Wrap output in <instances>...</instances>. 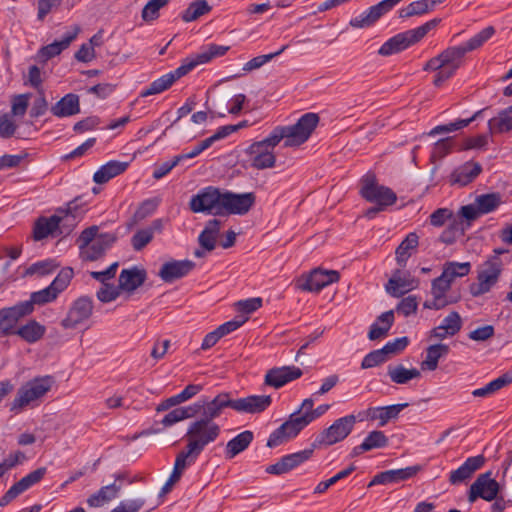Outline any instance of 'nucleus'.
Listing matches in <instances>:
<instances>
[{
	"mask_svg": "<svg viewBox=\"0 0 512 512\" xmlns=\"http://www.w3.org/2000/svg\"><path fill=\"white\" fill-rule=\"evenodd\" d=\"M494 34L493 27H487L472 37L464 46H453L442 51L438 56L431 58L424 66L426 71H436L433 84L441 86L461 66L467 52L473 51L483 45Z\"/></svg>",
	"mask_w": 512,
	"mask_h": 512,
	"instance_id": "f257e3e1",
	"label": "nucleus"
},
{
	"mask_svg": "<svg viewBox=\"0 0 512 512\" xmlns=\"http://www.w3.org/2000/svg\"><path fill=\"white\" fill-rule=\"evenodd\" d=\"M440 21V19L434 18L415 29L393 36L380 47L378 53L381 56H390L407 49L424 38L429 31L434 29L440 23Z\"/></svg>",
	"mask_w": 512,
	"mask_h": 512,
	"instance_id": "f03ea898",
	"label": "nucleus"
},
{
	"mask_svg": "<svg viewBox=\"0 0 512 512\" xmlns=\"http://www.w3.org/2000/svg\"><path fill=\"white\" fill-rule=\"evenodd\" d=\"M52 378L49 376L34 378L23 384L17 391L11 403L10 410L20 412L35 401L41 399L50 391Z\"/></svg>",
	"mask_w": 512,
	"mask_h": 512,
	"instance_id": "7ed1b4c3",
	"label": "nucleus"
},
{
	"mask_svg": "<svg viewBox=\"0 0 512 512\" xmlns=\"http://www.w3.org/2000/svg\"><path fill=\"white\" fill-rule=\"evenodd\" d=\"M220 432L221 429L217 423L197 419L190 424L187 430V445L201 454L208 444L219 437Z\"/></svg>",
	"mask_w": 512,
	"mask_h": 512,
	"instance_id": "20e7f679",
	"label": "nucleus"
},
{
	"mask_svg": "<svg viewBox=\"0 0 512 512\" xmlns=\"http://www.w3.org/2000/svg\"><path fill=\"white\" fill-rule=\"evenodd\" d=\"M223 201L224 191H221L219 188L209 186L191 197L189 208L194 213H207L214 216H223Z\"/></svg>",
	"mask_w": 512,
	"mask_h": 512,
	"instance_id": "39448f33",
	"label": "nucleus"
},
{
	"mask_svg": "<svg viewBox=\"0 0 512 512\" xmlns=\"http://www.w3.org/2000/svg\"><path fill=\"white\" fill-rule=\"evenodd\" d=\"M359 194L367 202L386 207L397 201L396 194L390 188L380 185L374 173H367L361 178Z\"/></svg>",
	"mask_w": 512,
	"mask_h": 512,
	"instance_id": "423d86ee",
	"label": "nucleus"
},
{
	"mask_svg": "<svg viewBox=\"0 0 512 512\" xmlns=\"http://www.w3.org/2000/svg\"><path fill=\"white\" fill-rule=\"evenodd\" d=\"M319 123V116L316 113L304 114L296 124L284 126L288 140L284 142L285 147H296L306 142Z\"/></svg>",
	"mask_w": 512,
	"mask_h": 512,
	"instance_id": "0eeeda50",
	"label": "nucleus"
},
{
	"mask_svg": "<svg viewBox=\"0 0 512 512\" xmlns=\"http://www.w3.org/2000/svg\"><path fill=\"white\" fill-rule=\"evenodd\" d=\"M355 423L356 417L354 415H347L335 420L331 426L324 429L317 437L313 447L317 445L330 446L344 440L353 430Z\"/></svg>",
	"mask_w": 512,
	"mask_h": 512,
	"instance_id": "6e6552de",
	"label": "nucleus"
},
{
	"mask_svg": "<svg viewBox=\"0 0 512 512\" xmlns=\"http://www.w3.org/2000/svg\"><path fill=\"white\" fill-rule=\"evenodd\" d=\"M502 262L498 256L486 261L479 271L478 281L470 285V293L473 296H480L488 292L496 284L501 273Z\"/></svg>",
	"mask_w": 512,
	"mask_h": 512,
	"instance_id": "1a4fd4ad",
	"label": "nucleus"
},
{
	"mask_svg": "<svg viewBox=\"0 0 512 512\" xmlns=\"http://www.w3.org/2000/svg\"><path fill=\"white\" fill-rule=\"evenodd\" d=\"M226 407L232 408V399L228 393H220L212 400H199L191 405L193 417L200 415L199 419L205 421H213Z\"/></svg>",
	"mask_w": 512,
	"mask_h": 512,
	"instance_id": "9d476101",
	"label": "nucleus"
},
{
	"mask_svg": "<svg viewBox=\"0 0 512 512\" xmlns=\"http://www.w3.org/2000/svg\"><path fill=\"white\" fill-rule=\"evenodd\" d=\"M499 491L500 484L492 478V473L490 471L482 473L471 484L468 492V501L473 503L478 498L493 501L498 496Z\"/></svg>",
	"mask_w": 512,
	"mask_h": 512,
	"instance_id": "9b49d317",
	"label": "nucleus"
},
{
	"mask_svg": "<svg viewBox=\"0 0 512 512\" xmlns=\"http://www.w3.org/2000/svg\"><path fill=\"white\" fill-rule=\"evenodd\" d=\"M340 274L336 270L314 269L308 276L300 278L296 286L302 291L319 292L329 284L336 283Z\"/></svg>",
	"mask_w": 512,
	"mask_h": 512,
	"instance_id": "f8f14e48",
	"label": "nucleus"
},
{
	"mask_svg": "<svg viewBox=\"0 0 512 512\" xmlns=\"http://www.w3.org/2000/svg\"><path fill=\"white\" fill-rule=\"evenodd\" d=\"M255 201L256 196L253 192L237 194L224 191L223 216L245 215L254 206Z\"/></svg>",
	"mask_w": 512,
	"mask_h": 512,
	"instance_id": "ddd939ff",
	"label": "nucleus"
},
{
	"mask_svg": "<svg viewBox=\"0 0 512 512\" xmlns=\"http://www.w3.org/2000/svg\"><path fill=\"white\" fill-rule=\"evenodd\" d=\"M451 287L435 278L431 283V299H427L423 306L426 309L441 310L448 305L457 303L461 295L449 294Z\"/></svg>",
	"mask_w": 512,
	"mask_h": 512,
	"instance_id": "4468645a",
	"label": "nucleus"
},
{
	"mask_svg": "<svg viewBox=\"0 0 512 512\" xmlns=\"http://www.w3.org/2000/svg\"><path fill=\"white\" fill-rule=\"evenodd\" d=\"M221 226L222 221L217 218L207 221L203 231L198 236L199 247L193 253L196 258H205L215 250Z\"/></svg>",
	"mask_w": 512,
	"mask_h": 512,
	"instance_id": "2eb2a0df",
	"label": "nucleus"
},
{
	"mask_svg": "<svg viewBox=\"0 0 512 512\" xmlns=\"http://www.w3.org/2000/svg\"><path fill=\"white\" fill-rule=\"evenodd\" d=\"M47 473L46 467H40L30 472L28 475L14 483L6 493L0 498V506L8 505L12 500L17 498L21 493L25 492L31 486L39 483Z\"/></svg>",
	"mask_w": 512,
	"mask_h": 512,
	"instance_id": "dca6fc26",
	"label": "nucleus"
},
{
	"mask_svg": "<svg viewBox=\"0 0 512 512\" xmlns=\"http://www.w3.org/2000/svg\"><path fill=\"white\" fill-rule=\"evenodd\" d=\"M401 1L402 0H383L370 7L359 16L351 19L349 24L358 29L370 27Z\"/></svg>",
	"mask_w": 512,
	"mask_h": 512,
	"instance_id": "f3484780",
	"label": "nucleus"
},
{
	"mask_svg": "<svg viewBox=\"0 0 512 512\" xmlns=\"http://www.w3.org/2000/svg\"><path fill=\"white\" fill-rule=\"evenodd\" d=\"M92 311L93 303L91 299L80 297L74 301L67 316L62 320L61 325L65 329H75L92 315Z\"/></svg>",
	"mask_w": 512,
	"mask_h": 512,
	"instance_id": "a211bd4d",
	"label": "nucleus"
},
{
	"mask_svg": "<svg viewBox=\"0 0 512 512\" xmlns=\"http://www.w3.org/2000/svg\"><path fill=\"white\" fill-rule=\"evenodd\" d=\"M30 313V303H19L13 307L0 310V334H16L17 322Z\"/></svg>",
	"mask_w": 512,
	"mask_h": 512,
	"instance_id": "6ab92c4d",
	"label": "nucleus"
},
{
	"mask_svg": "<svg viewBox=\"0 0 512 512\" xmlns=\"http://www.w3.org/2000/svg\"><path fill=\"white\" fill-rule=\"evenodd\" d=\"M246 155L250 166L256 170L273 168L276 164L274 152L259 141L252 143L246 149Z\"/></svg>",
	"mask_w": 512,
	"mask_h": 512,
	"instance_id": "aec40b11",
	"label": "nucleus"
},
{
	"mask_svg": "<svg viewBox=\"0 0 512 512\" xmlns=\"http://www.w3.org/2000/svg\"><path fill=\"white\" fill-rule=\"evenodd\" d=\"M303 372L296 366L274 367L266 372L264 383L267 386L279 389L287 383L302 376Z\"/></svg>",
	"mask_w": 512,
	"mask_h": 512,
	"instance_id": "412c9836",
	"label": "nucleus"
},
{
	"mask_svg": "<svg viewBox=\"0 0 512 512\" xmlns=\"http://www.w3.org/2000/svg\"><path fill=\"white\" fill-rule=\"evenodd\" d=\"M194 268L195 263L191 260H170L161 266L158 276L165 283H171L188 275Z\"/></svg>",
	"mask_w": 512,
	"mask_h": 512,
	"instance_id": "4be33fe9",
	"label": "nucleus"
},
{
	"mask_svg": "<svg viewBox=\"0 0 512 512\" xmlns=\"http://www.w3.org/2000/svg\"><path fill=\"white\" fill-rule=\"evenodd\" d=\"M272 402L269 395H251L245 398L232 399V409L243 413H260L266 410Z\"/></svg>",
	"mask_w": 512,
	"mask_h": 512,
	"instance_id": "5701e85b",
	"label": "nucleus"
},
{
	"mask_svg": "<svg viewBox=\"0 0 512 512\" xmlns=\"http://www.w3.org/2000/svg\"><path fill=\"white\" fill-rule=\"evenodd\" d=\"M417 285L418 281L416 279L398 269L388 280L385 289L391 296L398 298L416 288Z\"/></svg>",
	"mask_w": 512,
	"mask_h": 512,
	"instance_id": "b1692460",
	"label": "nucleus"
},
{
	"mask_svg": "<svg viewBox=\"0 0 512 512\" xmlns=\"http://www.w3.org/2000/svg\"><path fill=\"white\" fill-rule=\"evenodd\" d=\"M484 463L485 458L482 455L469 457L459 468L450 472V484L457 485L469 480Z\"/></svg>",
	"mask_w": 512,
	"mask_h": 512,
	"instance_id": "393cba45",
	"label": "nucleus"
},
{
	"mask_svg": "<svg viewBox=\"0 0 512 512\" xmlns=\"http://www.w3.org/2000/svg\"><path fill=\"white\" fill-rule=\"evenodd\" d=\"M313 454V448L306 449L297 453L286 455L279 462L267 467L266 471L270 474H284L308 460Z\"/></svg>",
	"mask_w": 512,
	"mask_h": 512,
	"instance_id": "a878e982",
	"label": "nucleus"
},
{
	"mask_svg": "<svg viewBox=\"0 0 512 512\" xmlns=\"http://www.w3.org/2000/svg\"><path fill=\"white\" fill-rule=\"evenodd\" d=\"M146 276V271L144 269H139L137 267L123 269L118 278V285L122 292L131 294L144 284Z\"/></svg>",
	"mask_w": 512,
	"mask_h": 512,
	"instance_id": "bb28decb",
	"label": "nucleus"
},
{
	"mask_svg": "<svg viewBox=\"0 0 512 512\" xmlns=\"http://www.w3.org/2000/svg\"><path fill=\"white\" fill-rule=\"evenodd\" d=\"M80 32V27L75 25L71 31L67 32L66 35L60 41H54L53 43L46 45L38 52V57L46 62L47 60L59 55L63 50L67 49L71 42L77 37Z\"/></svg>",
	"mask_w": 512,
	"mask_h": 512,
	"instance_id": "cd10ccee",
	"label": "nucleus"
},
{
	"mask_svg": "<svg viewBox=\"0 0 512 512\" xmlns=\"http://www.w3.org/2000/svg\"><path fill=\"white\" fill-rule=\"evenodd\" d=\"M113 234H100L94 241L81 251L84 260L95 261L102 257L105 251L115 242Z\"/></svg>",
	"mask_w": 512,
	"mask_h": 512,
	"instance_id": "c85d7f7f",
	"label": "nucleus"
},
{
	"mask_svg": "<svg viewBox=\"0 0 512 512\" xmlns=\"http://www.w3.org/2000/svg\"><path fill=\"white\" fill-rule=\"evenodd\" d=\"M80 112L79 96L73 93L66 94L51 107V113L56 117H69Z\"/></svg>",
	"mask_w": 512,
	"mask_h": 512,
	"instance_id": "c756f323",
	"label": "nucleus"
},
{
	"mask_svg": "<svg viewBox=\"0 0 512 512\" xmlns=\"http://www.w3.org/2000/svg\"><path fill=\"white\" fill-rule=\"evenodd\" d=\"M482 171L479 163L468 161L456 168L451 174V183L465 186L472 182Z\"/></svg>",
	"mask_w": 512,
	"mask_h": 512,
	"instance_id": "7c9ffc66",
	"label": "nucleus"
},
{
	"mask_svg": "<svg viewBox=\"0 0 512 512\" xmlns=\"http://www.w3.org/2000/svg\"><path fill=\"white\" fill-rule=\"evenodd\" d=\"M470 269L471 264L469 262H446L443 266L442 274L437 278L451 287L456 278L466 276Z\"/></svg>",
	"mask_w": 512,
	"mask_h": 512,
	"instance_id": "2f4dec72",
	"label": "nucleus"
},
{
	"mask_svg": "<svg viewBox=\"0 0 512 512\" xmlns=\"http://www.w3.org/2000/svg\"><path fill=\"white\" fill-rule=\"evenodd\" d=\"M128 166V162L110 161L95 172L93 180L97 184H104L110 179L122 174Z\"/></svg>",
	"mask_w": 512,
	"mask_h": 512,
	"instance_id": "473e14b6",
	"label": "nucleus"
},
{
	"mask_svg": "<svg viewBox=\"0 0 512 512\" xmlns=\"http://www.w3.org/2000/svg\"><path fill=\"white\" fill-rule=\"evenodd\" d=\"M121 490V486L116 483L101 487L96 493L87 499L90 507L103 506L115 499Z\"/></svg>",
	"mask_w": 512,
	"mask_h": 512,
	"instance_id": "72a5a7b5",
	"label": "nucleus"
},
{
	"mask_svg": "<svg viewBox=\"0 0 512 512\" xmlns=\"http://www.w3.org/2000/svg\"><path fill=\"white\" fill-rule=\"evenodd\" d=\"M419 237L416 233H409L396 249V261L404 267L409 257L416 251Z\"/></svg>",
	"mask_w": 512,
	"mask_h": 512,
	"instance_id": "f704fd0d",
	"label": "nucleus"
},
{
	"mask_svg": "<svg viewBox=\"0 0 512 512\" xmlns=\"http://www.w3.org/2000/svg\"><path fill=\"white\" fill-rule=\"evenodd\" d=\"M394 322V312L393 310L386 311L382 313L377 321L373 323L370 327V331L368 333V338L372 341L377 340L381 337L387 335L391 326Z\"/></svg>",
	"mask_w": 512,
	"mask_h": 512,
	"instance_id": "c9c22d12",
	"label": "nucleus"
},
{
	"mask_svg": "<svg viewBox=\"0 0 512 512\" xmlns=\"http://www.w3.org/2000/svg\"><path fill=\"white\" fill-rule=\"evenodd\" d=\"M387 374L395 384H406L412 379L421 377V373L418 369H408L402 364L388 366Z\"/></svg>",
	"mask_w": 512,
	"mask_h": 512,
	"instance_id": "e433bc0d",
	"label": "nucleus"
},
{
	"mask_svg": "<svg viewBox=\"0 0 512 512\" xmlns=\"http://www.w3.org/2000/svg\"><path fill=\"white\" fill-rule=\"evenodd\" d=\"M253 433L246 430L231 439L226 445V457L234 458L236 455L244 451L252 442Z\"/></svg>",
	"mask_w": 512,
	"mask_h": 512,
	"instance_id": "4c0bfd02",
	"label": "nucleus"
},
{
	"mask_svg": "<svg viewBox=\"0 0 512 512\" xmlns=\"http://www.w3.org/2000/svg\"><path fill=\"white\" fill-rule=\"evenodd\" d=\"M449 352L445 344L431 345L426 350V358L421 363L422 370L434 371L438 367V360Z\"/></svg>",
	"mask_w": 512,
	"mask_h": 512,
	"instance_id": "58836bf2",
	"label": "nucleus"
},
{
	"mask_svg": "<svg viewBox=\"0 0 512 512\" xmlns=\"http://www.w3.org/2000/svg\"><path fill=\"white\" fill-rule=\"evenodd\" d=\"M59 219L52 215L50 218H39L33 229V238L36 241L42 240L49 235H54L57 232V223Z\"/></svg>",
	"mask_w": 512,
	"mask_h": 512,
	"instance_id": "ea45409f",
	"label": "nucleus"
},
{
	"mask_svg": "<svg viewBox=\"0 0 512 512\" xmlns=\"http://www.w3.org/2000/svg\"><path fill=\"white\" fill-rule=\"evenodd\" d=\"M491 133H504L512 129V105L501 111L496 117L489 120Z\"/></svg>",
	"mask_w": 512,
	"mask_h": 512,
	"instance_id": "a19ab883",
	"label": "nucleus"
},
{
	"mask_svg": "<svg viewBox=\"0 0 512 512\" xmlns=\"http://www.w3.org/2000/svg\"><path fill=\"white\" fill-rule=\"evenodd\" d=\"M229 50L228 46L210 44L205 47L200 53L191 57L190 60L194 63V67L200 64H205L216 57H221Z\"/></svg>",
	"mask_w": 512,
	"mask_h": 512,
	"instance_id": "79ce46f5",
	"label": "nucleus"
},
{
	"mask_svg": "<svg viewBox=\"0 0 512 512\" xmlns=\"http://www.w3.org/2000/svg\"><path fill=\"white\" fill-rule=\"evenodd\" d=\"M502 196L500 193H487L476 197L475 204L481 214H487L496 210L501 204Z\"/></svg>",
	"mask_w": 512,
	"mask_h": 512,
	"instance_id": "37998d69",
	"label": "nucleus"
},
{
	"mask_svg": "<svg viewBox=\"0 0 512 512\" xmlns=\"http://www.w3.org/2000/svg\"><path fill=\"white\" fill-rule=\"evenodd\" d=\"M330 409L329 404H322L314 409V401L311 398L305 399L298 409L309 425L313 420L319 418Z\"/></svg>",
	"mask_w": 512,
	"mask_h": 512,
	"instance_id": "c03bdc74",
	"label": "nucleus"
},
{
	"mask_svg": "<svg viewBox=\"0 0 512 512\" xmlns=\"http://www.w3.org/2000/svg\"><path fill=\"white\" fill-rule=\"evenodd\" d=\"M510 383H512V375L505 373L500 377L496 378L495 380L489 382L485 387L475 389L472 392V395L474 397H486L490 394L499 391L500 389L509 385Z\"/></svg>",
	"mask_w": 512,
	"mask_h": 512,
	"instance_id": "a18cd8bd",
	"label": "nucleus"
},
{
	"mask_svg": "<svg viewBox=\"0 0 512 512\" xmlns=\"http://www.w3.org/2000/svg\"><path fill=\"white\" fill-rule=\"evenodd\" d=\"M44 333L45 327L34 320L28 322L16 331V334L27 342L38 341L43 337Z\"/></svg>",
	"mask_w": 512,
	"mask_h": 512,
	"instance_id": "49530a36",
	"label": "nucleus"
},
{
	"mask_svg": "<svg viewBox=\"0 0 512 512\" xmlns=\"http://www.w3.org/2000/svg\"><path fill=\"white\" fill-rule=\"evenodd\" d=\"M54 217L59 219L57 223V231L59 234L68 235L77 225V217L72 213L70 208L67 210H58L54 214Z\"/></svg>",
	"mask_w": 512,
	"mask_h": 512,
	"instance_id": "de8ad7c7",
	"label": "nucleus"
},
{
	"mask_svg": "<svg viewBox=\"0 0 512 512\" xmlns=\"http://www.w3.org/2000/svg\"><path fill=\"white\" fill-rule=\"evenodd\" d=\"M306 426H308L307 420L303 418L299 410L292 413L289 419L282 424L283 430L286 431V434L290 439L296 437Z\"/></svg>",
	"mask_w": 512,
	"mask_h": 512,
	"instance_id": "09e8293b",
	"label": "nucleus"
},
{
	"mask_svg": "<svg viewBox=\"0 0 512 512\" xmlns=\"http://www.w3.org/2000/svg\"><path fill=\"white\" fill-rule=\"evenodd\" d=\"M210 11L211 6L206 0H196L190 3L188 8L183 12L182 19L185 22H192Z\"/></svg>",
	"mask_w": 512,
	"mask_h": 512,
	"instance_id": "8fccbe9b",
	"label": "nucleus"
},
{
	"mask_svg": "<svg viewBox=\"0 0 512 512\" xmlns=\"http://www.w3.org/2000/svg\"><path fill=\"white\" fill-rule=\"evenodd\" d=\"M199 455V453L186 445L185 449L177 454L172 472L181 476L186 467L194 462Z\"/></svg>",
	"mask_w": 512,
	"mask_h": 512,
	"instance_id": "3c124183",
	"label": "nucleus"
},
{
	"mask_svg": "<svg viewBox=\"0 0 512 512\" xmlns=\"http://www.w3.org/2000/svg\"><path fill=\"white\" fill-rule=\"evenodd\" d=\"M157 202L154 200H145L135 211L134 215L127 222L128 229H132L138 223L149 217L156 210Z\"/></svg>",
	"mask_w": 512,
	"mask_h": 512,
	"instance_id": "603ef678",
	"label": "nucleus"
},
{
	"mask_svg": "<svg viewBox=\"0 0 512 512\" xmlns=\"http://www.w3.org/2000/svg\"><path fill=\"white\" fill-rule=\"evenodd\" d=\"M193 418V410L190 406L175 408L174 410L167 413L160 423L163 427H170L185 419Z\"/></svg>",
	"mask_w": 512,
	"mask_h": 512,
	"instance_id": "864d4df0",
	"label": "nucleus"
},
{
	"mask_svg": "<svg viewBox=\"0 0 512 512\" xmlns=\"http://www.w3.org/2000/svg\"><path fill=\"white\" fill-rule=\"evenodd\" d=\"M169 0H150L142 9L141 18L144 22L150 23L160 16V9L165 7Z\"/></svg>",
	"mask_w": 512,
	"mask_h": 512,
	"instance_id": "5fc2aeb1",
	"label": "nucleus"
},
{
	"mask_svg": "<svg viewBox=\"0 0 512 512\" xmlns=\"http://www.w3.org/2000/svg\"><path fill=\"white\" fill-rule=\"evenodd\" d=\"M58 293L55 291L54 287L51 285L37 292H33L31 294L29 301H24L23 303H30L31 312L34 310V305H44L49 303L57 298Z\"/></svg>",
	"mask_w": 512,
	"mask_h": 512,
	"instance_id": "6e6d98bb",
	"label": "nucleus"
},
{
	"mask_svg": "<svg viewBox=\"0 0 512 512\" xmlns=\"http://www.w3.org/2000/svg\"><path fill=\"white\" fill-rule=\"evenodd\" d=\"M172 85V76L165 74L153 81L147 89L143 90L140 94V97H148L151 95L159 94L170 88Z\"/></svg>",
	"mask_w": 512,
	"mask_h": 512,
	"instance_id": "4d7b16f0",
	"label": "nucleus"
},
{
	"mask_svg": "<svg viewBox=\"0 0 512 512\" xmlns=\"http://www.w3.org/2000/svg\"><path fill=\"white\" fill-rule=\"evenodd\" d=\"M431 11L427 0H418L410 3L399 11L400 18H409L412 16L423 15Z\"/></svg>",
	"mask_w": 512,
	"mask_h": 512,
	"instance_id": "13d9d810",
	"label": "nucleus"
},
{
	"mask_svg": "<svg viewBox=\"0 0 512 512\" xmlns=\"http://www.w3.org/2000/svg\"><path fill=\"white\" fill-rule=\"evenodd\" d=\"M408 406L407 403L404 404H396L386 407H380V414L378 416L379 426H384L388 423L389 420L395 419L398 417L399 413Z\"/></svg>",
	"mask_w": 512,
	"mask_h": 512,
	"instance_id": "bf43d9fd",
	"label": "nucleus"
},
{
	"mask_svg": "<svg viewBox=\"0 0 512 512\" xmlns=\"http://www.w3.org/2000/svg\"><path fill=\"white\" fill-rule=\"evenodd\" d=\"M388 444V438L382 431H372L362 443V448L369 450L382 448Z\"/></svg>",
	"mask_w": 512,
	"mask_h": 512,
	"instance_id": "052dcab7",
	"label": "nucleus"
},
{
	"mask_svg": "<svg viewBox=\"0 0 512 512\" xmlns=\"http://www.w3.org/2000/svg\"><path fill=\"white\" fill-rule=\"evenodd\" d=\"M153 239L152 229H140L131 238V245L135 251H141Z\"/></svg>",
	"mask_w": 512,
	"mask_h": 512,
	"instance_id": "680f3d73",
	"label": "nucleus"
},
{
	"mask_svg": "<svg viewBox=\"0 0 512 512\" xmlns=\"http://www.w3.org/2000/svg\"><path fill=\"white\" fill-rule=\"evenodd\" d=\"M288 140V135L284 126L276 127L273 132L260 142L274 152V148L280 143L281 140Z\"/></svg>",
	"mask_w": 512,
	"mask_h": 512,
	"instance_id": "e2e57ef3",
	"label": "nucleus"
},
{
	"mask_svg": "<svg viewBox=\"0 0 512 512\" xmlns=\"http://www.w3.org/2000/svg\"><path fill=\"white\" fill-rule=\"evenodd\" d=\"M121 292L122 291H121L119 285L114 286L112 284H104L97 291L96 296L99 301H101L103 303H108V302L116 300L120 296Z\"/></svg>",
	"mask_w": 512,
	"mask_h": 512,
	"instance_id": "0e129e2a",
	"label": "nucleus"
},
{
	"mask_svg": "<svg viewBox=\"0 0 512 512\" xmlns=\"http://www.w3.org/2000/svg\"><path fill=\"white\" fill-rule=\"evenodd\" d=\"M26 460V455L21 451H15L10 453L1 463L0 471L4 476L7 471L14 468L15 466L22 464Z\"/></svg>",
	"mask_w": 512,
	"mask_h": 512,
	"instance_id": "69168bd1",
	"label": "nucleus"
},
{
	"mask_svg": "<svg viewBox=\"0 0 512 512\" xmlns=\"http://www.w3.org/2000/svg\"><path fill=\"white\" fill-rule=\"evenodd\" d=\"M441 325L446 329V333H449L450 336H454L461 330L462 319L458 312L453 311L445 317Z\"/></svg>",
	"mask_w": 512,
	"mask_h": 512,
	"instance_id": "338daca9",
	"label": "nucleus"
},
{
	"mask_svg": "<svg viewBox=\"0 0 512 512\" xmlns=\"http://www.w3.org/2000/svg\"><path fill=\"white\" fill-rule=\"evenodd\" d=\"M73 269L70 267L63 268L54 281L51 283V286L54 287L55 291L59 294L63 291L68 284L70 283L73 277Z\"/></svg>",
	"mask_w": 512,
	"mask_h": 512,
	"instance_id": "774afa93",
	"label": "nucleus"
}]
</instances>
